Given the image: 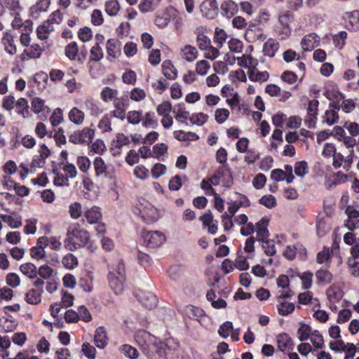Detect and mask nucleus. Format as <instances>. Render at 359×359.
<instances>
[{
  "label": "nucleus",
  "instance_id": "8",
  "mask_svg": "<svg viewBox=\"0 0 359 359\" xmlns=\"http://www.w3.org/2000/svg\"><path fill=\"white\" fill-rule=\"evenodd\" d=\"M339 109V103H330L328 109L322 117V122L328 126H332L337 123L339 118L338 114Z\"/></svg>",
  "mask_w": 359,
  "mask_h": 359
},
{
  "label": "nucleus",
  "instance_id": "51",
  "mask_svg": "<svg viewBox=\"0 0 359 359\" xmlns=\"http://www.w3.org/2000/svg\"><path fill=\"white\" fill-rule=\"evenodd\" d=\"M21 272L29 278H34L37 276V269L32 263H25L20 266Z\"/></svg>",
  "mask_w": 359,
  "mask_h": 359
},
{
  "label": "nucleus",
  "instance_id": "61",
  "mask_svg": "<svg viewBox=\"0 0 359 359\" xmlns=\"http://www.w3.org/2000/svg\"><path fill=\"white\" fill-rule=\"evenodd\" d=\"M62 170L64 171L65 176L69 179L75 178L77 175V170L76 166L71 163L67 161L62 163Z\"/></svg>",
  "mask_w": 359,
  "mask_h": 359
},
{
  "label": "nucleus",
  "instance_id": "59",
  "mask_svg": "<svg viewBox=\"0 0 359 359\" xmlns=\"http://www.w3.org/2000/svg\"><path fill=\"white\" fill-rule=\"evenodd\" d=\"M324 95L331 101L330 103H339L340 100L344 99V95L339 92L337 90L332 89L329 90L327 89Z\"/></svg>",
  "mask_w": 359,
  "mask_h": 359
},
{
  "label": "nucleus",
  "instance_id": "48",
  "mask_svg": "<svg viewBox=\"0 0 359 359\" xmlns=\"http://www.w3.org/2000/svg\"><path fill=\"white\" fill-rule=\"evenodd\" d=\"M294 304L287 301H282L277 305L278 313L283 316L292 313L294 311Z\"/></svg>",
  "mask_w": 359,
  "mask_h": 359
},
{
  "label": "nucleus",
  "instance_id": "4",
  "mask_svg": "<svg viewBox=\"0 0 359 359\" xmlns=\"http://www.w3.org/2000/svg\"><path fill=\"white\" fill-rule=\"evenodd\" d=\"M172 340H167L165 343L161 341H158L156 337L153 335L152 339H147L146 341V347L148 348V351L142 350V351L150 358L153 359L156 358V354L161 355V350H164L165 347H168L169 349L171 346L170 344Z\"/></svg>",
  "mask_w": 359,
  "mask_h": 359
},
{
  "label": "nucleus",
  "instance_id": "39",
  "mask_svg": "<svg viewBox=\"0 0 359 359\" xmlns=\"http://www.w3.org/2000/svg\"><path fill=\"white\" fill-rule=\"evenodd\" d=\"M43 290L32 289L25 295V300L29 304H38L41 301V294Z\"/></svg>",
  "mask_w": 359,
  "mask_h": 359
},
{
  "label": "nucleus",
  "instance_id": "25",
  "mask_svg": "<svg viewBox=\"0 0 359 359\" xmlns=\"http://www.w3.org/2000/svg\"><path fill=\"white\" fill-rule=\"evenodd\" d=\"M84 217L90 224L98 223L102 219V213L100 208L93 206L87 209L84 212Z\"/></svg>",
  "mask_w": 359,
  "mask_h": 359
},
{
  "label": "nucleus",
  "instance_id": "46",
  "mask_svg": "<svg viewBox=\"0 0 359 359\" xmlns=\"http://www.w3.org/2000/svg\"><path fill=\"white\" fill-rule=\"evenodd\" d=\"M118 95V90L110 87H104L101 93L100 97L104 102H109L116 100Z\"/></svg>",
  "mask_w": 359,
  "mask_h": 359
},
{
  "label": "nucleus",
  "instance_id": "27",
  "mask_svg": "<svg viewBox=\"0 0 359 359\" xmlns=\"http://www.w3.org/2000/svg\"><path fill=\"white\" fill-rule=\"evenodd\" d=\"M238 65L242 67L248 69V71H251L252 69L255 68L258 62L257 59L252 57L250 55H243L241 57H237Z\"/></svg>",
  "mask_w": 359,
  "mask_h": 359
},
{
  "label": "nucleus",
  "instance_id": "36",
  "mask_svg": "<svg viewBox=\"0 0 359 359\" xmlns=\"http://www.w3.org/2000/svg\"><path fill=\"white\" fill-rule=\"evenodd\" d=\"M278 48L279 43L273 39H269L264 45L263 52L265 55L272 57L275 55Z\"/></svg>",
  "mask_w": 359,
  "mask_h": 359
},
{
  "label": "nucleus",
  "instance_id": "50",
  "mask_svg": "<svg viewBox=\"0 0 359 359\" xmlns=\"http://www.w3.org/2000/svg\"><path fill=\"white\" fill-rule=\"evenodd\" d=\"M54 30L53 26L45 22L38 27L36 32L37 36L41 40L47 39L50 34Z\"/></svg>",
  "mask_w": 359,
  "mask_h": 359
},
{
  "label": "nucleus",
  "instance_id": "31",
  "mask_svg": "<svg viewBox=\"0 0 359 359\" xmlns=\"http://www.w3.org/2000/svg\"><path fill=\"white\" fill-rule=\"evenodd\" d=\"M39 152V156H36L34 157L32 164L34 166L42 167L45 163V159L50 156V151L48 148L43 144L40 146Z\"/></svg>",
  "mask_w": 359,
  "mask_h": 359
},
{
  "label": "nucleus",
  "instance_id": "21",
  "mask_svg": "<svg viewBox=\"0 0 359 359\" xmlns=\"http://www.w3.org/2000/svg\"><path fill=\"white\" fill-rule=\"evenodd\" d=\"M319 37L314 33L306 35L301 41L302 48L304 51H311L318 45Z\"/></svg>",
  "mask_w": 359,
  "mask_h": 359
},
{
  "label": "nucleus",
  "instance_id": "57",
  "mask_svg": "<svg viewBox=\"0 0 359 359\" xmlns=\"http://www.w3.org/2000/svg\"><path fill=\"white\" fill-rule=\"evenodd\" d=\"M262 243V248L265 254L268 256H273L276 253L275 241L273 240L264 239L260 241Z\"/></svg>",
  "mask_w": 359,
  "mask_h": 359
},
{
  "label": "nucleus",
  "instance_id": "42",
  "mask_svg": "<svg viewBox=\"0 0 359 359\" xmlns=\"http://www.w3.org/2000/svg\"><path fill=\"white\" fill-rule=\"evenodd\" d=\"M1 218L12 229H18L22 224L21 217L19 215H1Z\"/></svg>",
  "mask_w": 359,
  "mask_h": 359
},
{
  "label": "nucleus",
  "instance_id": "9",
  "mask_svg": "<svg viewBox=\"0 0 359 359\" xmlns=\"http://www.w3.org/2000/svg\"><path fill=\"white\" fill-rule=\"evenodd\" d=\"M201 11L208 19H214L218 11V5L216 0H205L201 4Z\"/></svg>",
  "mask_w": 359,
  "mask_h": 359
},
{
  "label": "nucleus",
  "instance_id": "30",
  "mask_svg": "<svg viewBox=\"0 0 359 359\" xmlns=\"http://www.w3.org/2000/svg\"><path fill=\"white\" fill-rule=\"evenodd\" d=\"M196 34V43L198 48L201 50H205L211 44V40L203 32L201 28H197L195 31Z\"/></svg>",
  "mask_w": 359,
  "mask_h": 359
},
{
  "label": "nucleus",
  "instance_id": "35",
  "mask_svg": "<svg viewBox=\"0 0 359 359\" xmlns=\"http://www.w3.org/2000/svg\"><path fill=\"white\" fill-rule=\"evenodd\" d=\"M114 110L110 114L121 120H123L126 118V108L123 102L121 99H116L114 100Z\"/></svg>",
  "mask_w": 359,
  "mask_h": 359
},
{
  "label": "nucleus",
  "instance_id": "1",
  "mask_svg": "<svg viewBox=\"0 0 359 359\" xmlns=\"http://www.w3.org/2000/svg\"><path fill=\"white\" fill-rule=\"evenodd\" d=\"M133 212L147 223L154 222L159 218L158 210L146 201H140L139 204L134 208Z\"/></svg>",
  "mask_w": 359,
  "mask_h": 359
},
{
  "label": "nucleus",
  "instance_id": "12",
  "mask_svg": "<svg viewBox=\"0 0 359 359\" xmlns=\"http://www.w3.org/2000/svg\"><path fill=\"white\" fill-rule=\"evenodd\" d=\"M265 92L271 97H278L280 102H285L292 95L290 92L282 90L281 88L276 84L267 85L265 88Z\"/></svg>",
  "mask_w": 359,
  "mask_h": 359
},
{
  "label": "nucleus",
  "instance_id": "17",
  "mask_svg": "<svg viewBox=\"0 0 359 359\" xmlns=\"http://www.w3.org/2000/svg\"><path fill=\"white\" fill-rule=\"evenodd\" d=\"M276 341L278 349L282 352H289L293 349L292 340L286 333L278 334L276 337Z\"/></svg>",
  "mask_w": 359,
  "mask_h": 359
},
{
  "label": "nucleus",
  "instance_id": "47",
  "mask_svg": "<svg viewBox=\"0 0 359 359\" xmlns=\"http://www.w3.org/2000/svg\"><path fill=\"white\" fill-rule=\"evenodd\" d=\"M333 251L329 248H325L323 250L319 252L316 256V262L318 264H328L330 262L332 257Z\"/></svg>",
  "mask_w": 359,
  "mask_h": 359
},
{
  "label": "nucleus",
  "instance_id": "33",
  "mask_svg": "<svg viewBox=\"0 0 359 359\" xmlns=\"http://www.w3.org/2000/svg\"><path fill=\"white\" fill-rule=\"evenodd\" d=\"M162 73L165 78L174 80L177 78V70L170 60H165L162 65Z\"/></svg>",
  "mask_w": 359,
  "mask_h": 359
},
{
  "label": "nucleus",
  "instance_id": "45",
  "mask_svg": "<svg viewBox=\"0 0 359 359\" xmlns=\"http://www.w3.org/2000/svg\"><path fill=\"white\" fill-rule=\"evenodd\" d=\"M173 112L175 114V119L182 123L188 125L187 120L190 118V114L187 111L184 104H179L177 109H175Z\"/></svg>",
  "mask_w": 359,
  "mask_h": 359
},
{
  "label": "nucleus",
  "instance_id": "26",
  "mask_svg": "<svg viewBox=\"0 0 359 359\" xmlns=\"http://www.w3.org/2000/svg\"><path fill=\"white\" fill-rule=\"evenodd\" d=\"M6 9L18 13L21 10L19 0H0V15L4 14Z\"/></svg>",
  "mask_w": 359,
  "mask_h": 359
},
{
  "label": "nucleus",
  "instance_id": "11",
  "mask_svg": "<svg viewBox=\"0 0 359 359\" xmlns=\"http://www.w3.org/2000/svg\"><path fill=\"white\" fill-rule=\"evenodd\" d=\"M32 110L39 115L41 119L47 118V115L50 111V109L45 104L44 101L39 97H34L31 102Z\"/></svg>",
  "mask_w": 359,
  "mask_h": 359
},
{
  "label": "nucleus",
  "instance_id": "34",
  "mask_svg": "<svg viewBox=\"0 0 359 359\" xmlns=\"http://www.w3.org/2000/svg\"><path fill=\"white\" fill-rule=\"evenodd\" d=\"M249 79L252 81L264 82L269 78V74L266 72H259L257 67L248 72Z\"/></svg>",
  "mask_w": 359,
  "mask_h": 359
},
{
  "label": "nucleus",
  "instance_id": "32",
  "mask_svg": "<svg viewBox=\"0 0 359 359\" xmlns=\"http://www.w3.org/2000/svg\"><path fill=\"white\" fill-rule=\"evenodd\" d=\"M153 335L149 332L144 330H140L136 332L135 334V340L136 343L140 346L142 350L148 351V348L146 347V341L147 339H152Z\"/></svg>",
  "mask_w": 359,
  "mask_h": 359
},
{
  "label": "nucleus",
  "instance_id": "6",
  "mask_svg": "<svg viewBox=\"0 0 359 359\" xmlns=\"http://www.w3.org/2000/svg\"><path fill=\"white\" fill-rule=\"evenodd\" d=\"M95 132L89 128H84L82 130L74 131L69 136V142L75 144H89L93 137Z\"/></svg>",
  "mask_w": 359,
  "mask_h": 359
},
{
  "label": "nucleus",
  "instance_id": "23",
  "mask_svg": "<svg viewBox=\"0 0 359 359\" xmlns=\"http://www.w3.org/2000/svg\"><path fill=\"white\" fill-rule=\"evenodd\" d=\"M130 142V139L128 136L123 133H118L116 137V140L113 141L112 150L114 151L113 155L117 156L121 154V149L123 146L129 144Z\"/></svg>",
  "mask_w": 359,
  "mask_h": 359
},
{
  "label": "nucleus",
  "instance_id": "60",
  "mask_svg": "<svg viewBox=\"0 0 359 359\" xmlns=\"http://www.w3.org/2000/svg\"><path fill=\"white\" fill-rule=\"evenodd\" d=\"M78 46L76 42L73 41L68 43L65 48V55L70 60H75L78 54Z\"/></svg>",
  "mask_w": 359,
  "mask_h": 359
},
{
  "label": "nucleus",
  "instance_id": "40",
  "mask_svg": "<svg viewBox=\"0 0 359 359\" xmlns=\"http://www.w3.org/2000/svg\"><path fill=\"white\" fill-rule=\"evenodd\" d=\"M317 278V284L318 285H327L332 280V274L327 269H319L316 273Z\"/></svg>",
  "mask_w": 359,
  "mask_h": 359
},
{
  "label": "nucleus",
  "instance_id": "7",
  "mask_svg": "<svg viewBox=\"0 0 359 359\" xmlns=\"http://www.w3.org/2000/svg\"><path fill=\"white\" fill-rule=\"evenodd\" d=\"M140 303L146 309L151 310L157 306L156 296L149 291L138 290L135 294Z\"/></svg>",
  "mask_w": 359,
  "mask_h": 359
},
{
  "label": "nucleus",
  "instance_id": "28",
  "mask_svg": "<svg viewBox=\"0 0 359 359\" xmlns=\"http://www.w3.org/2000/svg\"><path fill=\"white\" fill-rule=\"evenodd\" d=\"M221 9L226 18H231L238 13V6L233 1L227 0L222 4Z\"/></svg>",
  "mask_w": 359,
  "mask_h": 359
},
{
  "label": "nucleus",
  "instance_id": "44",
  "mask_svg": "<svg viewBox=\"0 0 359 359\" xmlns=\"http://www.w3.org/2000/svg\"><path fill=\"white\" fill-rule=\"evenodd\" d=\"M50 4V0H38L36 4L31 7L30 13L32 17H36L39 12H46Z\"/></svg>",
  "mask_w": 359,
  "mask_h": 359
},
{
  "label": "nucleus",
  "instance_id": "52",
  "mask_svg": "<svg viewBox=\"0 0 359 359\" xmlns=\"http://www.w3.org/2000/svg\"><path fill=\"white\" fill-rule=\"evenodd\" d=\"M109 273H114L115 276L126 277L125 266L121 261H117L109 267Z\"/></svg>",
  "mask_w": 359,
  "mask_h": 359
},
{
  "label": "nucleus",
  "instance_id": "15",
  "mask_svg": "<svg viewBox=\"0 0 359 359\" xmlns=\"http://www.w3.org/2000/svg\"><path fill=\"white\" fill-rule=\"evenodd\" d=\"M344 19L346 21L348 29L357 32L359 30V11L346 12L344 14Z\"/></svg>",
  "mask_w": 359,
  "mask_h": 359
},
{
  "label": "nucleus",
  "instance_id": "20",
  "mask_svg": "<svg viewBox=\"0 0 359 359\" xmlns=\"http://www.w3.org/2000/svg\"><path fill=\"white\" fill-rule=\"evenodd\" d=\"M107 331L104 327H99L96 329L94 335V343L99 348H104L108 344Z\"/></svg>",
  "mask_w": 359,
  "mask_h": 359
},
{
  "label": "nucleus",
  "instance_id": "53",
  "mask_svg": "<svg viewBox=\"0 0 359 359\" xmlns=\"http://www.w3.org/2000/svg\"><path fill=\"white\" fill-rule=\"evenodd\" d=\"M76 164L79 170L83 174H87L91 166L90 159L87 156H80L77 157Z\"/></svg>",
  "mask_w": 359,
  "mask_h": 359
},
{
  "label": "nucleus",
  "instance_id": "22",
  "mask_svg": "<svg viewBox=\"0 0 359 359\" xmlns=\"http://www.w3.org/2000/svg\"><path fill=\"white\" fill-rule=\"evenodd\" d=\"M121 42L115 39H110L106 44V50L108 57H118L121 54Z\"/></svg>",
  "mask_w": 359,
  "mask_h": 359
},
{
  "label": "nucleus",
  "instance_id": "24",
  "mask_svg": "<svg viewBox=\"0 0 359 359\" xmlns=\"http://www.w3.org/2000/svg\"><path fill=\"white\" fill-rule=\"evenodd\" d=\"M93 168L97 177L106 178L108 175V168L101 157H95L93 161Z\"/></svg>",
  "mask_w": 359,
  "mask_h": 359
},
{
  "label": "nucleus",
  "instance_id": "43",
  "mask_svg": "<svg viewBox=\"0 0 359 359\" xmlns=\"http://www.w3.org/2000/svg\"><path fill=\"white\" fill-rule=\"evenodd\" d=\"M93 273L91 271H88L86 276L80 279L79 285L85 292H90L93 288Z\"/></svg>",
  "mask_w": 359,
  "mask_h": 359
},
{
  "label": "nucleus",
  "instance_id": "54",
  "mask_svg": "<svg viewBox=\"0 0 359 359\" xmlns=\"http://www.w3.org/2000/svg\"><path fill=\"white\" fill-rule=\"evenodd\" d=\"M17 113L26 117L28 114V102L25 98L20 97L15 102Z\"/></svg>",
  "mask_w": 359,
  "mask_h": 359
},
{
  "label": "nucleus",
  "instance_id": "56",
  "mask_svg": "<svg viewBox=\"0 0 359 359\" xmlns=\"http://www.w3.org/2000/svg\"><path fill=\"white\" fill-rule=\"evenodd\" d=\"M62 264L68 269H74L78 266V259L73 254L69 253L62 257Z\"/></svg>",
  "mask_w": 359,
  "mask_h": 359
},
{
  "label": "nucleus",
  "instance_id": "62",
  "mask_svg": "<svg viewBox=\"0 0 359 359\" xmlns=\"http://www.w3.org/2000/svg\"><path fill=\"white\" fill-rule=\"evenodd\" d=\"M208 119V116L206 114L199 112L193 114L190 118L189 121L193 125H197L199 126L205 124Z\"/></svg>",
  "mask_w": 359,
  "mask_h": 359
},
{
  "label": "nucleus",
  "instance_id": "64",
  "mask_svg": "<svg viewBox=\"0 0 359 359\" xmlns=\"http://www.w3.org/2000/svg\"><path fill=\"white\" fill-rule=\"evenodd\" d=\"M63 114L60 108L55 109L50 117V121L53 127L57 126L63 122Z\"/></svg>",
  "mask_w": 359,
  "mask_h": 359
},
{
  "label": "nucleus",
  "instance_id": "2",
  "mask_svg": "<svg viewBox=\"0 0 359 359\" xmlns=\"http://www.w3.org/2000/svg\"><path fill=\"white\" fill-rule=\"evenodd\" d=\"M141 236L144 245L150 248L160 247L166 239L165 234L159 231L143 230Z\"/></svg>",
  "mask_w": 359,
  "mask_h": 359
},
{
  "label": "nucleus",
  "instance_id": "55",
  "mask_svg": "<svg viewBox=\"0 0 359 359\" xmlns=\"http://www.w3.org/2000/svg\"><path fill=\"white\" fill-rule=\"evenodd\" d=\"M313 331L310 326L306 324L301 323L300 327L297 330V335L299 341H304L310 338Z\"/></svg>",
  "mask_w": 359,
  "mask_h": 359
},
{
  "label": "nucleus",
  "instance_id": "29",
  "mask_svg": "<svg viewBox=\"0 0 359 359\" xmlns=\"http://www.w3.org/2000/svg\"><path fill=\"white\" fill-rule=\"evenodd\" d=\"M68 118L73 123L80 126L84 123L85 114L82 110L74 107L69 111Z\"/></svg>",
  "mask_w": 359,
  "mask_h": 359
},
{
  "label": "nucleus",
  "instance_id": "63",
  "mask_svg": "<svg viewBox=\"0 0 359 359\" xmlns=\"http://www.w3.org/2000/svg\"><path fill=\"white\" fill-rule=\"evenodd\" d=\"M90 54V60L95 62L100 61L104 56L102 48L97 43L91 48Z\"/></svg>",
  "mask_w": 359,
  "mask_h": 359
},
{
  "label": "nucleus",
  "instance_id": "58",
  "mask_svg": "<svg viewBox=\"0 0 359 359\" xmlns=\"http://www.w3.org/2000/svg\"><path fill=\"white\" fill-rule=\"evenodd\" d=\"M30 254H31V257L34 259L40 260V259L44 258L46 256L44 245L39 243V241H38L37 245L32 248Z\"/></svg>",
  "mask_w": 359,
  "mask_h": 359
},
{
  "label": "nucleus",
  "instance_id": "14",
  "mask_svg": "<svg viewBox=\"0 0 359 359\" xmlns=\"http://www.w3.org/2000/svg\"><path fill=\"white\" fill-rule=\"evenodd\" d=\"M199 219L202 222L203 226L208 227V231L210 234H215L218 229L217 221L214 220L212 212L208 210Z\"/></svg>",
  "mask_w": 359,
  "mask_h": 359
},
{
  "label": "nucleus",
  "instance_id": "16",
  "mask_svg": "<svg viewBox=\"0 0 359 359\" xmlns=\"http://www.w3.org/2000/svg\"><path fill=\"white\" fill-rule=\"evenodd\" d=\"M269 219L266 217H262L256 223L257 239L258 241H263L269 236L268 226Z\"/></svg>",
  "mask_w": 359,
  "mask_h": 359
},
{
  "label": "nucleus",
  "instance_id": "49",
  "mask_svg": "<svg viewBox=\"0 0 359 359\" xmlns=\"http://www.w3.org/2000/svg\"><path fill=\"white\" fill-rule=\"evenodd\" d=\"M111 117L112 115L111 114H107L104 115L100 120L97 127L101 130V132L107 133L112 130Z\"/></svg>",
  "mask_w": 359,
  "mask_h": 359
},
{
  "label": "nucleus",
  "instance_id": "41",
  "mask_svg": "<svg viewBox=\"0 0 359 359\" xmlns=\"http://www.w3.org/2000/svg\"><path fill=\"white\" fill-rule=\"evenodd\" d=\"M104 11L111 17L116 16L120 11V4L117 0H107L104 3Z\"/></svg>",
  "mask_w": 359,
  "mask_h": 359
},
{
  "label": "nucleus",
  "instance_id": "13",
  "mask_svg": "<svg viewBox=\"0 0 359 359\" xmlns=\"http://www.w3.org/2000/svg\"><path fill=\"white\" fill-rule=\"evenodd\" d=\"M109 285L115 294H121L125 287L126 277L117 278L114 273H108Z\"/></svg>",
  "mask_w": 359,
  "mask_h": 359
},
{
  "label": "nucleus",
  "instance_id": "18",
  "mask_svg": "<svg viewBox=\"0 0 359 359\" xmlns=\"http://www.w3.org/2000/svg\"><path fill=\"white\" fill-rule=\"evenodd\" d=\"M180 55L183 60L192 62L197 59L198 52L196 47L187 44L180 48Z\"/></svg>",
  "mask_w": 359,
  "mask_h": 359
},
{
  "label": "nucleus",
  "instance_id": "10",
  "mask_svg": "<svg viewBox=\"0 0 359 359\" xmlns=\"http://www.w3.org/2000/svg\"><path fill=\"white\" fill-rule=\"evenodd\" d=\"M68 235H72L74 239H76V243L80 248L86 245L89 240L88 232L76 226L69 227L68 230Z\"/></svg>",
  "mask_w": 359,
  "mask_h": 359
},
{
  "label": "nucleus",
  "instance_id": "3",
  "mask_svg": "<svg viewBox=\"0 0 359 359\" xmlns=\"http://www.w3.org/2000/svg\"><path fill=\"white\" fill-rule=\"evenodd\" d=\"M293 20V15L286 11L279 15L278 25L276 27V32L282 39H287L291 34L292 29L290 24Z\"/></svg>",
  "mask_w": 359,
  "mask_h": 359
},
{
  "label": "nucleus",
  "instance_id": "38",
  "mask_svg": "<svg viewBox=\"0 0 359 359\" xmlns=\"http://www.w3.org/2000/svg\"><path fill=\"white\" fill-rule=\"evenodd\" d=\"M2 44L4 46L5 50L11 54L14 55L17 52V48L15 44L14 39L10 34L6 33L1 39Z\"/></svg>",
  "mask_w": 359,
  "mask_h": 359
},
{
  "label": "nucleus",
  "instance_id": "5",
  "mask_svg": "<svg viewBox=\"0 0 359 359\" xmlns=\"http://www.w3.org/2000/svg\"><path fill=\"white\" fill-rule=\"evenodd\" d=\"M344 213L346 219L344 220V226L349 231H355L359 229V210L353 205H347L344 208Z\"/></svg>",
  "mask_w": 359,
  "mask_h": 359
},
{
  "label": "nucleus",
  "instance_id": "37",
  "mask_svg": "<svg viewBox=\"0 0 359 359\" xmlns=\"http://www.w3.org/2000/svg\"><path fill=\"white\" fill-rule=\"evenodd\" d=\"M39 243L43 244L45 248L49 246L50 249L54 250H59L62 246L60 240L54 236L41 237L39 238Z\"/></svg>",
  "mask_w": 359,
  "mask_h": 359
},
{
  "label": "nucleus",
  "instance_id": "19",
  "mask_svg": "<svg viewBox=\"0 0 359 359\" xmlns=\"http://www.w3.org/2000/svg\"><path fill=\"white\" fill-rule=\"evenodd\" d=\"M83 106L86 110L88 111L90 114L93 116H98L104 111L100 102L95 101L90 98L86 99L84 101Z\"/></svg>",
  "mask_w": 359,
  "mask_h": 359
}]
</instances>
